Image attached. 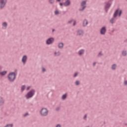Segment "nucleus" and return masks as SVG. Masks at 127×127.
I'll use <instances>...</instances> for the list:
<instances>
[{
  "label": "nucleus",
  "mask_w": 127,
  "mask_h": 127,
  "mask_svg": "<svg viewBox=\"0 0 127 127\" xmlns=\"http://www.w3.org/2000/svg\"><path fill=\"white\" fill-rule=\"evenodd\" d=\"M16 78V74L14 72H11L9 73L7 75V78L9 82H14V80Z\"/></svg>",
  "instance_id": "1"
},
{
  "label": "nucleus",
  "mask_w": 127,
  "mask_h": 127,
  "mask_svg": "<svg viewBox=\"0 0 127 127\" xmlns=\"http://www.w3.org/2000/svg\"><path fill=\"white\" fill-rule=\"evenodd\" d=\"M35 94V89H32L30 91H29L25 95V97L27 100L32 98L33 96Z\"/></svg>",
  "instance_id": "2"
},
{
  "label": "nucleus",
  "mask_w": 127,
  "mask_h": 127,
  "mask_svg": "<svg viewBox=\"0 0 127 127\" xmlns=\"http://www.w3.org/2000/svg\"><path fill=\"white\" fill-rule=\"evenodd\" d=\"M48 110L46 108H43L40 111V114L42 117H46L48 115Z\"/></svg>",
  "instance_id": "3"
},
{
  "label": "nucleus",
  "mask_w": 127,
  "mask_h": 127,
  "mask_svg": "<svg viewBox=\"0 0 127 127\" xmlns=\"http://www.w3.org/2000/svg\"><path fill=\"white\" fill-rule=\"evenodd\" d=\"M122 13H123V10H120L119 8H118L115 10L114 12V13L113 14V17L114 18H116V17L118 16L119 17L121 16Z\"/></svg>",
  "instance_id": "4"
},
{
  "label": "nucleus",
  "mask_w": 127,
  "mask_h": 127,
  "mask_svg": "<svg viewBox=\"0 0 127 127\" xmlns=\"http://www.w3.org/2000/svg\"><path fill=\"white\" fill-rule=\"evenodd\" d=\"M7 2V0H0V9H2Z\"/></svg>",
  "instance_id": "5"
},
{
  "label": "nucleus",
  "mask_w": 127,
  "mask_h": 127,
  "mask_svg": "<svg viewBox=\"0 0 127 127\" xmlns=\"http://www.w3.org/2000/svg\"><path fill=\"white\" fill-rule=\"evenodd\" d=\"M112 6V3H109V2H107L105 3V5L104 6V9L105 10V12H108L109 11V9H110V7Z\"/></svg>",
  "instance_id": "6"
},
{
  "label": "nucleus",
  "mask_w": 127,
  "mask_h": 127,
  "mask_svg": "<svg viewBox=\"0 0 127 127\" xmlns=\"http://www.w3.org/2000/svg\"><path fill=\"white\" fill-rule=\"evenodd\" d=\"M54 42V38L51 37L48 38L46 42V43L47 45H50V44H52Z\"/></svg>",
  "instance_id": "7"
},
{
  "label": "nucleus",
  "mask_w": 127,
  "mask_h": 127,
  "mask_svg": "<svg viewBox=\"0 0 127 127\" xmlns=\"http://www.w3.org/2000/svg\"><path fill=\"white\" fill-rule=\"evenodd\" d=\"M107 32V28L106 26H103L100 29V33L101 35H105Z\"/></svg>",
  "instance_id": "8"
},
{
  "label": "nucleus",
  "mask_w": 127,
  "mask_h": 127,
  "mask_svg": "<svg viewBox=\"0 0 127 127\" xmlns=\"http://www.w3.org/2000/svg\"><path fill=\"white\" fill-rule=\"evenodd\" d=\"M21 61L23 64V65H25V63H26V62L27 61V56L26 55L23 56L22 58Z\"/></svg>",
  "instance_id": "9"
},
{
  "label": "nucleus",
  "mask_w": 127,
  "mask_h": 127,
  "mask_svg": "<svg viewBox=\"0 0 127 127\" xmlns=\"http://www.w3.org/2000/svg\"><path fill=\"white\" fill-rule=\"evenodd\" d=\"M70 4H71V1H70V0H66L64 3V6H69Z\"/></svg>",
  "instance_id": "10"
},
{
  "label": "nucleus",
  "mask_w": 127,
  "mask_h": 127,
  "mask_svg": "<svg viewBox=\"0 0 127 127\" xmlns=\"http://www.w3.org/2000/svg\"><path fill=\"white\" fill-rule=\"evenodd\" d=\"M84 34V31L82 30H78L77 32V35H78V36H83V35Z\"/></svg>",
  "instance_id": "11"
},
{
  "label": "nucleus",
  "mask_w": 127,
  "mask_h": 127,
  "mask_svg": "<svg viewBox=\"0 0 127 127\" xmlns=\"http://www.w3.org/2000/svg\"><path fill=\"white\" fill-rule=\"evenodd\" d=\"M87 25H88V20L85 19L83 22V27H85V26H87Z\"/></svg>",
  "instance_id": "12"
},
{
  "label": "nucleus",
  "mask_w": 127,
  "mask_h": 127,
  "mask_svg": "<svg viewBox=\"0 0 127 127\" xmlns=\"http://www.w3.org/2000/svg\"><path fill=\"white\" fill-rule=\"evenodd\" d=\"M58 47L60 49H62L64 47V44L63 43H60L58 44Z\"/></svg>",
  "instance_id": "13"
},
{
  "label": "nucleus",
  "mask_w": 127,
  "mask_h": 127,
  "mask_svg": "<svg viewBox=\"0 0 127 127\" xmlns=\"http://www.w3.org/2000/svg\"><path fill=\"white\" fill-rule=\"evenodd\" d=\"M84 52H85V50L84 49H81L78 51V54L81 56V55H82V54H84Z\"/></svg>",
  "instance_id": "14"
},
{
  "label": "nucleus",
  "mask_w": 127,
  "mask_h": 127,
  "mask_svg": "<svg viewBox=\"0 0 127 127\" xmlns=\"http://www.w3.org/2000/svg\"><path fill=\"white\" fill-rule=\"evenodd\" d=\"M67 98V93H65L64 94H63L62 96V99L64 101V100H66Z\"/></svg>",
  "instance_id": "15"
},
{
  "label": "nucleus",
  "mask_w": 127,
  "mask_h": 127,
  "mask_svg": "<svg viewBox=\"0 0 127 127\" xmlns=\"http://www.w3.org/2000/svg\"><path fill=\"white\" fill-rule=\"evenodd\" d=\"M6 73H7V71L6 70H4L3 71L0 72V75L1 76H4Z\"/></svg>",
  "instance_id": "16"
},
{
  "label": "nucleus",
  "mask_w": 127,
  "mask_h": 127,
  "mask_svg": "<svg viewBox=\"0 0 127 127\" xmlns=\"http://www.w3.org/2000/svg\"><path fill=\"white\" fill-rule=\"evenodd\" d=\"M117 68V64H114L112 65L111 69L112 70H116V68Z\"/></svg>",
  "instance_id": "17"
},
{
  "label": "nucleus",
  "mask_w": 127,
  "mask_h": 127,
  "mask_svg": "<svg viewBox=\"0 0 127 127\" xmlns=\"http://www.w3.org/2000/svg\"><path fill=\"white\" fill-rule=\"evenodd\" d=\"M86 2L85 0L82 1L81 4V6H86Z\"/></svg>",
  "instance_id": "18"
},
{
  "label": "nucleus",
  "mask_w": 127,
  "mask_h": 127,
  "mask_svg": "<svg viewBox=\"0 0 127 127\" xmlns=\"http://www.w3.org/2000/svg\"><path fill=\"white\" fill-rule=\"evenodd\" d=\"M127 51H123L122 52V55L123 56L126 57L127 56Z\"/></svg>",
  "instance_id": "19"
},
{
  "label": "nucleus",
  "mask_w": 127,
  "mask_h": 127,
  "mask_svg": "<svg viewBox=\"0 0 127 127\" xmlns=\"http://www.w3.org/2000/svg\"><path fill=\"white\" fill-rule=\"evenodd\" d=\"M55 56L58 57V56H60V52H55L54 53Z\"/></svg>",
  "instance_id": "20"
},
{
  "label": "nucleus",
  "mask_w": 127,
  "mask_h": 127,
  "mask_svg": "<svg viewBox=\"0 0 127 127\" xmlns=\"http://www.w3.org/2000/svg\"><path fill=\"white\" fill-rule=\"evenodd\" d=\"M2 26L3 27H5V28H6V27H7V23L6 22H3L2 24Z\"/></svg>",
  "instance_id": "21"
},
{
  "label": "nucleus",
  "mask_w": 127,
  "mask_h": 127,
  "mask_svg": "<svg viewBox=\"0 0 127 127\" xmlns=\"http://www.w3.org/2000/svg\"><path fill=\"white\" fill-rule=\"evenodd\" d=\"M2 105H3V100L2 98H0V106H2Z\"/></svg>",
  "instance_id": "22"
},
{
  "label": "nucleus",
  "mask_w": 127,
  "mask_h": 127,
  "mask_svg": "<svg viewBox=\"0 0 127 127\" xmlns=\"http://www.w3.org/2000/svg\"><path fill=\"white\" fill-rule=\"evenodd\" d=\"M75 84L76 85V86H79V85H80V81L76 80L75 82Z\"/></svg>",
  "instance_id": "23"
},
{
  "label": "nucleus",
  "mask_w": 127,
  "mask_h": 127,
  "mask_svg": "<svg viewBox=\"0 0 127 127\" xmlns=\"http://www.w3.org/2000/svg\"><path fill=\"white\" fill-rule=\"evenodd\" d=\"M49 2H50L51 3V4H53V3H54V2H55V0H49Z\"/></svg>",
  "instance_id": "24"
},
{
  "label": "nucleus",
  "mask_w": 127,
  "mask_h": 127,
  "mask_svg": "<svg viewBox=\"0 0 127 127\" xmlns=\"http://www.w3.org/2000/svg\"><path fill=\"white\" fill-rule=\"evenodd\" d=\"M115 20V19L114 18H112L110 21V23H112V24H114V20Z\"/></svg>",
  "instance_id": "25"
},
{
  "label": "nucleus",
  "mask_w": 127,
  "mask_h": 127,
  "mask_svg": "<svg viewBox=\"0 0 127 127\" xmlns=\"http://www.w3.org/2000/svg\"><path fill=\"white\" fill-rule=\"evenodd\" d=\"M21 91H24L25 90V85H22L21 88Z\"/></svg>",
  "instance_id": "26"
},
{
  "label": "nucleus",
  "mask_w": 127,
  "mask_h": 127,
  "mask_svg": "<svg viewBox=\"0 0 127 127\" xmlns=\"http://www.w3.org/2000/svg\"><path fill=\"white\" fill-rule=\"evenodd\" d=\"M13 127V125L12 124H7L5 126V127Z\"/></svg>",
  "instance_id": "27"
},
{
  "label": "nucleus",
  "mask_w": 127,
  "mask_h": 127,
  "mask_svg": "<svg viewBox=\"0 0 127 127\" xmlns=\"http://www.w3.org/2000/svg\"><path fill=\"white\" fill-rule=\"evenodd\" d=\"M82 8L81 9H80L79 10L80 11H83L86 8V6H82Z\"/></svg>",
  "instance_id": "28"
},
{
  "label": "nucleus",
  "mask_w": 127,
  "mask_h": 127,
  "mask_svg": "<svg viewBox=\"0 0 127 127\" xmlns=\"http://www.w3.org/2000/svg\"><path fill=\"white\" fill-rule=\"evenodd\" d=\"M78 72H75L74 75H73V78H76V77H77V76H78Z\"/></svg>",
  "instance_id": "29"
},
{
  "label": "nucleus",
  "mask_w": 127,
  "mask_h": 127,
  "mask_svg": "<svg viewBox=\"0 0 127 127\" xmlns=\"http://www.w3.org/2000/svg\"><path fill=\"white\" fill-rule=\"evenodd\" d=\"M73 20H74L73 19H72L71 20L68 21L67 22L68 24H71V23H72V22H73Z\"/></svg>",
  "instance_id": "30"
},
{
  "label": "nucleus",
  "mask_w": 127,
  "mask_h": 127,
  "mask_svg": "<svg viewBox=\"0 0 127 127\" xmlns=\"http://www.w3.org/2000/svg\"><path fill=\"white\" fill-rule=\"evenodd\" d=\"M55 15H58V14H59V11L58 10L55 11Z\"/></svg>",
  "instance_id": "31"
},
{
  "label": "nucleus",
  "mask_w": 127,
  "mask_h": 127,
  "mask_svg": "<svg viewBox=\"0 0 127 127\" xmlns=\"http://www.w3.org/2000/svg\"><path fill=\"white\" fill-rule=\"evenodd\" d=\"M42 72H43V73H44V72L46 71V69H45V68H44V67H42Z\"/></svg>",
  "instance_id": "32"
},
{
  "label": "nucleus",
  "mask_w": 127,
  "mask_h": 127,
  "mask_svg": "<svg viewBox=\"0 0 127 127\" xmlns=\"http://www.w3.org/2000/svg\"><path fill=\"white\" fill-rule=\"evenodd\" d=\"M27 116H29V114H28V113H26L23 115V117H27Z\"/></svg>",
  "instance_id": "33"
},
{
  "label": "nucleus",
  "mask_w": 127,
  "mask_h": 127,
  "mask_svg": "<svg viewBox=\"0 0 127 127\" xmlns=\"http://www.w3.org/2000/svg\"><path fill=\"white\" fill-rule=\"evenodd\" d=\"M113 1H114V0H109L107 2H109V3H113Z\"/></svg>",
  "instance_id": "34"
},
{
  "label": "nucleus",
  "mask_w": 127,
  "mask_h": 127,
  "mask_svg": "<svg viewBox=\"0 0 127 127\" xmlns=\"http://www.w3.org/2000/svg\"><path fill=\"white\" fill-rule=\"evenodd\" d=\"M60 110V107H57L56 109V111H57V112L59 111Z\"/></svg>",
  "instance_id": "35"
},
{
  "label": "nucleus",
  "mask_w": 127,
  "mask_h": 127,
  "mask_svg": "<svg viewBox=\"0 0 127 127\" xmlns=\"http://www.w3.org/2000/svg\"><path fill=\"white\" fill-rule=\"evenodd\" d=\"M30 88H31V86H28L26 88V90L28 91L30 89Z\"/></svg>",
  "instance_id": "36"
},
{
  "label": "nucleus",
  "mask_w": 127,
  "mask_h": 127,
  "mask_svg": "<svg viewBox=\"0 0 127 127\" xmlns=\"http://www.w3.org/2000/svg\"><path fill=\"white\" fill-rule=\"evenodd\" d=\"M103 55V54H102V52H100L99 54H98V56H101Z\"/></svg>",
  "instance_id": "37"
},
{
  "label": "nucleus",
  "mask_w": 127,
  "mask_h": 127,
  "mask_svg": "<svg viewBox=\"0 0 127 127\" xmlns=\"http://www.w3.org/2000/svg\"><path fill=\"white\" fill-rule=\"evenodd\" d=\"M124 85H125L126 86L127 85V80H125L124 81Z\"/></svg>",
  "instance_id": "38"
},
{
  "label": "nucleus",
  "mask_w": 127,
  "mask_h": 127,
  "mask_svg": "<svg viewBox=\"0 0 127 127\" xmlns=\"http://www.w3.org/2000/svg\"><path fill=\"white\" fill-rule=\"evenodd\" d=\"M56 127H61V125L60 124H58L56 125Z\"/></svg>",
  "instance_id": "39"
},
{
  "label": "nucleus",
  "mask_w": 127,
  "mask_h": 127,
  "mask_svg": "<svg viewBox=\"0 0 127 127\" xmlns=\"http://www.w3.org/2000/svg\"><path fill=\"white\" fill-rule=\"evenodd\" d=\"M96 62L93 63V67H95V66H96Z\"/></svg>",
  "instance_id": "40"
},
{
  "label": "nucleus",
  "mask_w": 127,
  "mask_h": 127,
  "mask_svg": "<svg viewBox=\"0 0 127 127\" xmlns=\"http://www.w3.org/2000/svg\"><path fill=\"white\" fill-rule=\"evenodd\" d=\"M63 4H64V3H62V2H60V5L61 6H62L63 5Z\"/></svg>",
  "instance_id": "41"
},
{
  "label": "nucleus",
  "mask_w": 127,
  "mask_h": 127,
  "mask_svg": "<svg viewBox=\"0 0 127 127\" xmlns=\"http://www.w3.org/2000/svg\"><path fill=\"white\" fill-rule=\"evenodd\" d=\"M73 26H75L76 25V21H74L73 24Z\"/></svg>",
  "instance_id": "42"
},
{
  "label": "nucleus",
  "mask_w": 127,
  "mask_h": 127,
  "mask_svg": "<svg viewBox=\"0 0 127 127\" xmlns=\"http://www.w3.org/2000/svg\"><path fill=\"white\" fill-rule=\"evenodd\" d=\"M86 118H87V115H85L84 117H83V119L85 120V119H86Z\"/></svg>",
  "instance_id": "43"
},
{
  "label": "nucleus",
  "mask_w": 127,
  "mask_h": 127,
  "mask_svg": "<svg viewBox=\"0 0 127 127\" xmlns=\"http://www.w3.org/2000/svg\"><path fill=\"white\" fill-rule=\"evenodd\" d=\"M56 1H58L59 2H60V1H61V0H56Z\"/></svg>",
  "instance_id": "44"
},
{
  "label": "nucleus",
  "mask_w": 127,
  "mask_h": 127,
  "mask_svg": "<svg viewBox=\"0 0 127 127\" xmlns=\"http://www.w3.org/2000/svg\"><path fill=\"white\" fill-rule=\"evenodd\" d=\"M54 31H55V30L54 29H52V32H54Z\"/></svg>",
  "instance_id": "45"
},
{
  "label": "nucleus",
  "mask_w": 127,
  "mask_h": 127,
  "mask_svg": "<svg viewBox=\"0 0 127 127\" xmlns=\"http://www.w3.org/2000/svg\"><path fill=\"white\" fill-rule=\"evenodd\" d=\"M2 67H1V66L0 65V69H2Z\"/></svg>",
  "instance_id": "46"
},
{
  "label": "nucleus",
  "mask_w": 127,
  "mask_h": 127,
  "mask_svg": "<svg viewBox=\"0 0 127 127\" xmlns=\"http://www.w3.org/2000/svg\"><path fill=\"white\" fill-rule=\"evenodd\" d=\"M125 126H127V123H126V124H125Z\"/></svg>",
  "instance_id": "47"
},
{
  "label": "nucleus",
  "mask_w": 127,
  "mask_h": 127,
  "mask_svg": "<svg viewBox=\"0 0 127 127\" xmlns=\"http://www.w3.org/2000/svg\"><path fill=\"white\" fill-rule=\"evenodd\" d=\"M114 31H115V30H113L112 31V32H114Z\"/></svg>",
  "instance_id": "48"
},
{
  "label": "nucleus",
  "mask_w": 127,
  "mask_h": 127,
  "mask_svg": "<svg viewBox=\"0 0 127 127\" xmlns=\"http://www.w3.org/2000/svg\"><path fill=\"white\" fill-rule=\"evenodd\" d=\"M64 13H65V12H64Z\"/></svg>",
  "instance_id": "49"
}]
</instances>
